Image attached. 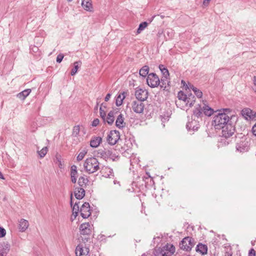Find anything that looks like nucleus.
I'll use <instances>...</instances> for the list:
<instances>
[{
  "instance_id": "4d7b16f0",
  "label": "nucleus",
  "mask_w": 256,
  "mask_h": 256,
  "mask_svg": "<svg viewBox=\"0 0 256 256\" xmlns=\"http://www.w3.org/2000/svg\"><path fill=\"white\" fill-rule=\"evenodd\" d=\"M226 256H232V254L230 252H226Z\"/></svg>"
},
{
  "instance_id": "13d9d810",
  "label": "nucleus",
  "mask_w": 256,
  "mask_h": 256,
  "mask_svg": "<svg viewBox=\"0 0 256 256\" xmlns=\"http://www.w3.org/2000/svg\"><path fill=\"white\" fill-rule=\"evenodd\" d=\"M252 132L254 135L256 136V129H252Z\"/></svg>"
},
{
  "instance_id": "4c0bfd02",
  "label": "nucleus",
  "mask_w": 256,
  "mask_h": 256,
  "mask_svg": "<svg viewBox=\"0 0 256 256\" xmlns=\"http://www.w3.org/2000/svg\"><path fill=\"white\" fill-rule=\"evenodd\" d=\"M6 230L4 228L0 226V238L4 237L6 236Z\"/></svg>"
},
{
  "instance_id": "5701e85b",
  "label": "nucleus",
  "mask_w": 256,
  "mask_h": 256,
  "mask_svg": "<svg viewBox=\"0 0 256 256\" xmlns=\"http://www.w3.org/2000/svg\"><path fill=\"white\" fill-rule=\"evenodd\" d=\"M196 250L197 252H199L202 254H207L208 247L206 245L200 243L196 246Z\"/></svg>"
},
{
  "instance_id": "f257e3e1",
  "label": "nucleus",
  "mask_w": 256,
  "mask_h": 256,
  "mask_svg": "<svg viewBox=\"0 0 256 256\" xmlns=\"http://www.w3.org/2000/svg\"><path fill=\"white\" fill-rule=\"evenodd\" d=\"M84 166L86 172L92 174L99 170V162L96 158L90 157L86 160Z\"/></svg>"
},
{
  "instance_id": "603ef678",
  "label": "nucleus",
  "mask_w": 256,
  "mask_h": 256,
  "mask_svg": "<svg viewBox=\"0 0 256 256\" xmlns=\"http://www.w3.org/2000/svg\"><path fill=\"white\" fill-rule=\"evenodd\" d=\"M211 0H204L203 1V5L206 6H208L210 2V1Z\"/></svg>"
},
{
  "instance_id": "473e14b6",
  "label": "nucleus",
  "mask_w": 256,
  "mask_h": 256,
  "mask_svg": "<svg viewBox=\"0 0 256 256\" xmlns=\"http://www.w3.org/2000/svg\"><path fill=\"white\" fill-rule=\"evenodd\" d=\"M148 24L147 22H144L140 23L139 25L138 28L137 30V34H140L145 28L148 26Z\"/></svg>"
},
{
  "instance_id": "338daca9",
  "label": "nucleus",
  "mask_w": 256,
  "mask_h": 256,
  "mask_svg": "<svg viewBox=\"0 0 256 256\" xmlns=\"http://www.w3.org/2000/svg\"><path fill=\"white\" fill-rule=\"evenodd\" d=\"M108 170L109 172L112 174V169H110V168H108Z\"/></svg>"
},
{
  "instance_id": "79ce46f5",
  "label": "nucleus",
  "mask_w": 256,
  "mask_h": 256,
  "mask_svg": "<svg viewBox=\"0 0 256 256\" xmlns=\"http://www.w3.org/2000/svg\"><path fill=\"white\" fill-rule=\"evenodd\" d=\"M80 132V129H73L72 135L74 136H76Z\"/></svg>"
},
{
  "instance_id": "052dcab7",
  "label": "nucleus",
  "mask_w": 256,
  "mask_h": 256,
  "mask_svg": "<svg viewBox=\"0 0 256 256\" xmlns=\"http://www.w3.org/2000/svg\"><path fill=\"white\" fill-rule=\"evenodd\" d=\"M99 102L97 101L96 102V106H95L94 109L97 110L98 108V106Z\"/></svg>"
},
{
  "instance_id": "ddd939ff",
  "label": "nucleus",
  "mask_w": 256,
  "mask_h": 256,
  "mask_svg": "<svg viewBox=\"0 0 256 256\" xmlns=\"http://www.w3.org/2000/svg\"><path fill=\"white\" fill-rule=\"evenodd\" d=\"M132 109L137 114H141L144 112V104L142 101L134 100L132 102Z\"/></svg>"
},
{
  "instance_id": "c03bdc74",
  "label": "nucleus",
  "mask_w": 256,
  "mask_h": 256,
  "mask_svg": "<svg viewBox=\"0 0 256 256\" xmlns=\"http://www.w3.org/2000/svg\"><path fill=\"white\" fill-rule=\"evenodd\" d=\"M195 94L196 96L198 98H200L202 96V92L201 90H198L196 93H195Z\"/></svg>"
},
{
  "instance_id": "393cba45",
  "label": "nucleus",
  "mask_w": 256,
  "mask_h": 256,
  "mask_svg": "<svg viewBox=\"0 0 256 256\" xmlns=\"http://www.w3.org/2000/svg\"><path fill=\"white\" fill-rule=\"evenodd\" d=\"M102 138L100 136L94 137L90 142V146L92 148H97L102 142Z\"/></svg>"
},
{
  "instance_id": "c9c22d12",
  "label": "nucleus",
  "mask_w": 256,
  "mask_h": 256,
  "mask_svg": "<svg viewBox=\"0 0 256 256\" xmlns=\"http://www.w3.org/2000/svg\"><path fill=\"white\" fill-rule=\"evenodd\" d=\"M86 153L87 152L86 150H82V152H80L76 158L78 161L82 160Z\"/></svg>"
},
{
  "instance_id": "e433bc0d",
  "label": "nucleus",
  "mask_w": 256,
  "mask_h": 256,
  "mask_svg": "<svg viewBox=\"0 0 256 256\" xmlns=\"http://www.w3.org/2000/svg\"><path fill=\"white\" fill-rule=\"evenodd\" d=\"M100 117L102 118L104 121H105L106 114L104 110H102V106L100 108Z\"/></svg>"
},
{
  "instance_id": "6ab92c4d",
  "label": "nucleus",
  "mask_w": 256,
  "mask_h": 256,
  "mask_svg": "<svg viewBox=\"0 0 256 256\" xmlns=\"http://www.w3.org/2000/svg\"><path fill=\"white\" fill-rule=\"evenodd\" d=\"M10 245L6 243L0 244V256H6L10 250Z\"/></svg>"
},
{
  "instance_id": "de8ad7c7",
  "label": "nucleus",
  "mask_w": 256,
  "mask_h": 256,
  "mask_svg": "<svg viewBox=\"0 0 256 256\" xmlns=\"http://www.w3.org/2000/svg\"><path fill=\"white\" fill-rule=\"evenodd\" d=\"M220 112H224L226 114V112H230V109L229 108H224L219 110Z\"/></svg>"
},
{
  "instance_id": "774afa93",
  "label": "nucleus",
  "mask_w": 256,
  "mask_h": 256,
  "mask_svg": "<svg viewBox=\"0 0 256 256\" xmlns=\"http://www.w3.org/2000/svg\"><path fill=\"white\" fill-rule=\"evenodd\" d=\"M252 128H256V123L252 126Z\"/></svg>"
},
{
  "instance_id": "09e8293b",
  "label": "nucleus",
  "mask_w": 256,
  "mask_h": 256,
  "mask_svg": "<svg viewBox=\"0 0 256 256\" xmlns=\"http://www.w3.org/2000/svg\"><path fill=\"white\" fill-rule=\"evenodd\" d=\"M70 172H78L76 166L75 165L72 166H71Z\"/></svg>"
},
{
  "instance_id": "2eb2a0df",
  "label": "nucleus",
  "mask_w": 256,
  "mask_h": 256,
  "mask_svg": "<svg viewBox=\"0 0 256 256\" xmlns=\"http://www.w3.org/2000/svg\"><path fill=\"white\" fill-rule=\"evenodd\" d=\"M249 146V142L246 139L244 140H242L240 143L236 144V150L240 152H244L248 150Z\"/></svg>"
},
{
  "instance_id": "f8f14e48",
  "label": "nucleus",
  "mask_w": 256,
  "mask_h": 256,
  "mask_svg": "<svg viewBox=\"0 0 256 256\" xmlns=\"http://www.w3.org/2000/svg\"><path fill=\"white\" fill-rule=\"evenodd\" d=\"M241 114L246 120H253L256 118V112L249 108H244L241 111Z\"/></svg>"
},
{
  "instance_id": "1a4fd4ad",
  "label": "nucleus",
  "mask_w": 256,
  "mask_h": 256,
  "mask_svg": "<svg viewBox=\"0 0 256 256\" xmlns=\"http://www.w3.org/2000/svg\"><path fill=\"white\" fill-rule=\"evenodd\" d=\"M98 154L100 155L101 158L104 159L110 158L113 160H114L116 158H118V155L116 154H114L111 150L106 149L100 150Z\"/></svg>"
},
{
  "instance_id": "9b49d317",
  "label": "nucleus",
  "mask_w": 256,
  "mask_h": 256,
  "mask_svg": "<svg viewBox=\"0 0 256 256\" xmlns=\"http://www.w3.org/2000/svg\"><path fill=\"white\" fill-rule=\"evenodd\" d=\"M190 96H190L188 97L182 91L179 92L178 94V100L185 102L186 105L189 106L190 107H192L193 106L195 101L194 100H191Z\"/></svg>"
},
{
  "instance_id": "72a5a7b5",
  "label": "nucleus",
  "mask_w": 256,
  "mask_h": 256,
  "mask_svg": "<svg viewBox=\"0 0 256 256\" xmlns=\"http://www.w3.org/2000/svg\"><path fill=\"white\" fill-rule=\"evenodd\" d=\"M79 211V206L78 202H76L72 208V214L74 216V218L76 217Z\"/></svg>"
},
{
  "instance_id": "0e129e2a",
  "label": "nucleus",
  "mask_w": 256,
  "mask_h": 256,
  "mask_svg": "<svg viewBox=\"0 0 256 256\" xmlns=\"http://www.w3.org/2000/svg\"><path fill=\"white\" fill-rule=\"evenodd\" d=\"M252 89L254 92H256V86H254L252 88Z\"/></svg>"
},
{
  "instance_id": "49530a36",
  "label": "nucleus",
  "mask_w": 256,
  "mask_h": 256,
  "mask_svg": "<svg viewBox=\"0 0 256 256\" xmlns=\"http://www.w3.org/2000/svg\"><path fill=\"white\" fill-rule=\"evenodd\" d=\"M190 88L192 89L193 90V92H194V94L196 93L197 90H198V89L194 87L192 85H190Z\"/></svg>"
},
{
  "instance_id": "c85d7f7f",
  "label": "nucleus",
  "mask_w": 256,
  "mask_h": 256,
  "mask_svg": "<svg viewBox=\"0 0 256 256\" xmlns=\"http://www.w3.org/2000/svg\"><path fill=\"white\" fill-rule=\"evenodd\" d=\"M88 182V178H84V176L80 177L78 180V184L80 186L79 188H86Z\"/></svg>"
},
{
  "instance_id": "7ed1b4c3",
  "label": "nucleus",
  "mask_w": 256,
  "mask_h": 256,
  "mask_svg": "<svg viewBox=\"0 0 256 256\" xmlns=\"http://www.w3.org/2000/svg\"><path fill=\"white\" fill-rule=\"evenodd\" d=\"M175 252V247L173 244H166L162 248H155L154 254L155 256H158L160 254L162 256H172Z\"/></svg>"
},
{
  "instance_id": "39448f33",
  "label": "nucleus",
  "mask_w": 256,
  "mask_h": 256,
  "mask_svg": "<svg viewBox=\"0 0 256 256\" xmlns=\"http://www.w3.org/2000/svg\"><path fill=\"white\" fill-rule=\"evenodd\" d=\"M132 145V144L129 140H126L124 144H118L116 146L115 150L124 154V156H126V154H130V152H131Z\"/></svg>"
},
{
  "instance_id": "c756f323",
  "label": "nucleus",
  "mask_w": 256,
  "mask_h": 256,
  "mask_svg": "<svg viewBox=\"0 0 256 256\" xmlns=\"http://www.w3.org/2000/svg\"><path fill=\"white\" fill-rule=\"evenodd\" d=\"M202 110L204 112V114L206 116H211L214 112V110L212 108H210V107H209V106L206 104H204L203 106Z\"/></svg>"
},
{
  "instance_id": "864d4df0",
  "label": "nucleus",
  "mask_w": 256,
  "mask_h": 256,
  "mask_svg": "<svg viewBox=\"0 0 256 256\" xmlns=\"http://www.w3.org/2000/svg\"><path fill=\"white\" fill-rule=\"evenodd\" d=\"M58 167L60 168H64V165L62 164V162L60 160H58Z\"/></svg>"
},
{
  "instance_id": "5fc2aeb1",
  "label": "nucleus",
  "mask_w": 256,
  "mask_h": 256,
  "mask_svg": "<svg viewBox=\"0 0 256 256\" xmlns=\"http://www.w3.org/2000/svg\"><path fill=\"white\" fill-rule=\"evenodd\" d=\"M159 68L160 70V71H162V70H164L166 68L164 67V65L160 64L159 66Z\"/></svg>"
},
{
  "instance_id": "412c9836",
  "label": "nucleus",
  "mask_w": 256,
  "mask_h": 256,
  "mask_svg": "<svg viewBox=\"0 0 256 256\" xmlns=\"http://www.w3.org/2000/svg\"><path fill=\"white\" fill-rule=\"evenodd\" d=\"M82 6L86 11L92 12L93 10L91 0H82Z\"/></svg>"
},
{
  "instance_id": "4be33fe9",
  "label": "nucleus",
  "mask_w": 256,
  "mask_h": 256,
  "mask_svg": "<svg viewBox=\"0 0 256 256\" xmlns=\"http://www.w3.org/2000/svg\"><path fill=\"white\" fill-rule=\"evenodd\" d=\"M32 90L30 88L24 90L18 94L16 96L20 100H24L30 94Z\"/></svg>"
},
{
  "instance_id": "bf43d9fd",
  "label": "nucleus",
  "mask_w": 256,
  "mask_h": 256,
  "mask_svg": "<svg viewBox=\"0 0 256 256\" xmlns=\"http://www.w3.org/2000/svg\"><path fill=\"white\" fill-rule=\"evenodd\" d=\"M254 86H256V76L254 78Z\"/></svg>"
},
{
  "instance_id": "680f3d73",
  "label": "nucleus",
  "mask_w": 256,
  "mask_h": 256,
  "mask_svg": "<svg viewBox=\"0 0 256 256\" xmlns=\"http://www.w3.org/2000/svg\"><path fill=\"white\" fill-rule=\"evenodd\" d=\"M0 179H4V177L2 175V172H0Z\"/></svg>"
},
{
  "instance_id": "4468645a",
  "label": "nucleus",
  "mask_w": 256,
  "mask_h": 256,
  "mask_svg": "<svg viewBox=\"0 0 256 256\" xmlns=\"http://www.w3.org/2000/svg\"><path fill=\"white\" fill-rule=\"evenodd\" d=\"M80 215L84 218H88L91 214L90 206L88 202H84L80 208Z\"/></svg>"
},
{
  "instance_id": "7c9ffc66",
  "label": "nucleus",
  "mask_w": 256,
  "mask_h": 256,
  "mask_svg": "<svg viewBox=\"0 0 256 256\" xmlns=\"http://www.w3.org/2000/svg\"><path fill=\"white\" fill-rule=\"evenodd\" d=\"M149 72V67L148 66H144L143 67H142L139 72L140 75L145 77L146 76L148 73Z\"/></svg>"
},
{
  "instance_id": "ea45409f",
  "label": "nucleus",
  "mask_w": 256,
  "mask_h": 256,
  "mask_svg": "<svg viewBox=\"0 0 256 256\" xmlns=\"http://www.w3.org/2000/svg\"><path fill=\"white\" fill-rule=\"evenodd\" d=\"M161 72L163 74L162 77H168L169 76V72L166 68L164 70H163L161 71Z\"/></svg>"
},
{
  "instance_id": "6e6d98bb",
  "label": "nucleus",
  "mask_w": 256,
  "mask_h": 256,
  "mask_svg": "<svg viewBox=\"0 0 256 256\" xmlns=\"http://www.w3.org/2000/svg\"><path fill=\"white\" fill-rule=\"evenodd\" d=\"M70 172V176H77L78 172Z\"/></svg>"
},
{
  "instance_id": "8fccbe9b",
  "label": "nucleus",
  "mask_w": 256,
  "mask_h": 256,
  "mask_svg": "<svg viewBox=\"0 0 256 256\" xmlns=\"http://www.w3.org/2000/svg\"><path fill=\"white\" fill-rule=\"evenodd\" d=\"M168 118H163L162 119V124H163V126H166V125L164 124L166 122L168 121Z\"/></svg>"
},
{
  "instance_id": "aec40b11",
  "label": "nucleus",
  "mask_w": 256,
  "mask_h": 256,
  "mask_svg": "<svg viewBox=\"0 0 256 256\" xmlns=\"http://www.w3.org/2000/svg\"><path fill=\"white\" fill-rule=\"evenodd\" d=\"M29 226L28 222L27 220L22 218L19 221V230L21 232H24L28 228Z\"/></svg>"
},
{
  "instance_id": "6e6552de",
  "label": "nucleus",
  "mask_w": 256,
  "mask_h": 256,
  "mask_svg": "<svg viewBox=\"0 0 256 256\" xmlns=\"http://www.w3.org/2000/svg\"><path fill=\"white\" fill-rule=\"evenodd\" d=\"M120 138V134L116 130H111L108 136L107 140L111 145L115 144Z\"/></svg>"
},
{
  "instance_id": "20e7f679",
  "label": "nucleus",
  "mask_w": 256,
  "mask_h": 256,
  "mask_svg": "<svg viewBox=\"0 0 256 256\" xmlns=\"http://www.w3.org/2000/svg\"><path fill=\"white\" fill-rule=\"evenodd\" d=\"M220 130L221 129H218ZM222 136H220V139L218 140V147H220L226 146L228 144V142L226 141V139L232 136L235 132L236 129H222Z\"/></svg>"
},
{
  "instance_id": "f03ea898",
  "label": "nucleus",
  "mask_w": 256,
  "mask_h": 256,
  "mask_svg": "<svg viewBox=\"0 0 256 256\" xmlns=\"http://www.w3.org/2000/svg\"><path fill=\"white\" fill-rule=\"evenodd\" d=\"M230 121V117L224 112H219L215 116L212 121V125L214 126H220V128H224L226 124Z\"/></svg>"
},
{
  "instance_id": "9d476101",
  "label": "nucleus",
  "mask_w": 256,
  "mask_h": 256,
  "mask_svg": "<svg viewBox=\"0 0 256 256\" xmlns=\"http://www.w3.org/2000/svg\"><path fill=\"white\" fill-rule=\"evenodd\" d=\"M135 96L138 100L144 102L148 97V92L142 88H137L135 92Z\"/></svg>"
},
{
  "instance_id": "3c124183",
  "label": "nucleus",
  "mask_w": 256,
  "mask_h": 256,
  "mask_svg": "<svg viewBox=\"0 0 256 256\" xmlns=\"http://www.w3.org/2000/svg\"><path fill=\"white\" fill-rule=\"evenodd\" d=\"M110 96H111V94L110 93L108 94L104 98L105 101L108 102L110 100Z\"/></svg>"
},
{
  "instance_id": "a878e982",
  "label": "nucleus",
  "mask_w": 256,
  "mask_h": 256,
  "mask_svg": "<svg viewBox=\"0 0 256 256\" xmlns=\"http://www.w3.org/2000/svg\"><path fill=\"white\" fill-rule=\"evenodd\" d=\"M126 92H123L120 93L116 98V104L118 106H120L122 104L123 100L126 98Z\"/></svg>"
},
{
  "instance_id": "69168bd1",
  "label": "nucleus",
  "mask_w": 256,
  "mask_h": 256,
  "mask_svg": "<svg viewBox=\"0 0 256 256\" xmlns=\"http://www.w3.org/2000/svg\"><path fill=\"white\" fill-rule=\"evenodd\" d=\"M70 204H71V206H72V194H71Z\"/></svg>"
},
{
  "instance_id": "cd10ccee",
  "label": "nucleus",
  "mask_w": 256,
  "mask_h": 256,
  "mask_svg": "<svg viewBox=\"0 0 256 256\" xmlns=\"http://www.w3.org/2000/svg\"><path fill=\"white\" fill-rule=\"evenodd\" d=\"M170 82L168 80V77H162L159 85L162 88L165 89L170 86Z\"/></svg>"
},
{
  "instance_id": "37998d69",
  "label": "nucleus",
  "mask_w": 256,
  "mask_h": 256,
  "mask_svg": "<svg viewBox=\"0 0 256 256\" xmlns=\"http://www.w3.org/2000/svg\"><path fill=\"white\" fill-rule=\"evenodd\" d=\"M248 256H256V252L253 248H251L248 252Z\"/></svg>"
},
{
  "instance_id": "58836bf2",
  "label": "nucleus",
  "mask_w": 256,
  "mask_h": 256,
  "mask_svg": "<svg viewBox=\"0 0 256 256\" xmlns=\"http://www.w3.org/2000/svg\"><path fill=\"white\" fill-rule=\"evenodd\" d=\"M64 57V56L63 54H59L56 57V62L58 63L61 62Z\"/></svg>"
},
{
  "instance_id": "0eeeda50",
  "label": "nucleus",
  "mask_w": 256,
  "mask_h": 256,
  "mask_svg": "<svg viewBox=\"0 0 256 256\" xmlns=\"http://www.w3.org/2000/svg\"><path fill=\"white\" fill-rule=\"evenodd\" d=\"M146 82L151 88H155L160 84V80L158 76L154 73H150L148 74Z\"/></svg>"
},
{
  "instance_id": "423d86ee",
  "label": "nucleus",
  "mask_w": 256,
  "mask_h": 256,
  "mask_svg": "<svg viewBox=\"0 0 256 256\" xmlns=\"http://www.w3.org/2000/svg\"><path fill=\"white\" fill-rule=\"evenodd\" d=\"M194 244V240L191 237L187 236L183 238L180 243V247L182 250L189 252Z\"/></svg>"
},
{
  "instance_id": "b1692460",
  "label": "nucleus",
  "mask_w": 256,
  "mask_h": 256,
  "mask_svg": "<svg viewBox=\"0 0 256 256\" xmlns=\"http://www.w3.org/2000/svg\"><path fill=\"white\" fill-rule=\"evenodd\" d=\"M124 118L122 114H120L118 116L116 121V126L118 128H122L124 126L125 123L124 122Z\"/></svg>"
},
{
  "instance_id": "f704fd0d",
  "label": "nucleus",
  "mask_w": 256,
  "mask_h": 256,
  "mask_svg": "<svg viewBox=\"0 0 256 256\" xmlns=\"http://www.w3.org/2000/svg\"><path fill=\"white\" fill-rule=\"evenodd\" d=\"M47 152V147H44L40 151H38V153L40 158H44L46 155Z\"/></svg>"
},
{
  "instance_id": "a211bd4d",
  "label": "nucleus",
  "mask_w": 256,
  "mask_h": 256,
  "mask_svg": "<svg viewBox=\"0 0 256 256\" xmlns=\"http://www.w3.org/2000/svg\"><path fill=\"white\" fill-rule=\"evenodd\" d=\"M74 194L78 200L82 199L85 196V190L84 188L76 187L74 190Z\"/></svg>"
},
{
  "instance_id": "2f4dec72",
  "label": "nucleus",
  "mask_w": 256,
  "mask_h": 256,
  "mask_svg": "<svg viewBox=\"0 0 256 256\" xmlns=\"http://www.w3.org/2000/svg\"><path fill=\"white\" fill-rule=\"evenodd\" d=\"M81 64H82V62L80 61L76 62H74V67L72 70V71L70 72V74L72 76H74V74H76L77 72V71H78V68L81 66Z\"/></svg>"
},
{
  "instance_id": "a18cd8bd",
  "label": "nucleus",
  "mask_w": 256,
  "mask_h": 256,
  "mask_svg": "<svg viewBox=\"0 0 256 256\" xmlns=\"http://www.w3.org/2000/svg\"><path fill=\"white\" fill-rule=\"evenodd\" d=\"M70 177H71L72 182L74 184H75L76 182L77 176H70Z\"/></svg>"
},
{
  "instance_id": "bb28decb",
  "label": "nucleus",
  "mask_w": 256,
  "mask_h": 256,
  "mask_svg": "<svg viewBox=\"0 0 256 256\" xmlns=\"http://www.w3.org/2000/svg\"><path fill=\"white\" fill-rule=\"evenodd\" d=\"M114 120V112L110 111L107 116L106 117L105 122H106L108 124L112 125Z\"/></svg>"
},
{
  "instance_id": "a19ab883",
  "label": "nucleus",
  "mask_w": 256,
  "mask_h": 256,
  "mask_svg": "<svg viewBox=\"0 0 256 256\" xmlns=\"http://www.w3.org/2000/svg\"><path fill=\"white\" fill-rule=\"evenodd\" d=\"M99 122L100 121L98 118L94 119L92 122V126H96L98 124Z\"/></svg>"
},
{
  "instance_id": "f3484780",
  "label": "nucleus",
  "mask_w": 256,
  "mask_h": 256,
  "mask_svg": "<svg viewBox=\"0 0 256 256\" xmlns=\"http://www.w3.org/2000/svg\"><path fill=\"white\" fill-rule=\"evenodd\" d=\"M89 252L88 248H84L82 245L78 244L76 248V256H81L82 255H87Z\"/></svg>"
},
{
  "instance_id": "dca6fc26",
  "label": "nucleus",
  "mask_w": 256,
  "mask_h": 256,
  "mask_svg": "<svg viewBox=\"0 0 256 256\" xmlns=\"http://www.w3.org/2000/svg\"><path fill=\"white\" fill-rule=\"evenodd\" d=\"M80 234L82 235H90L92 232L90 224L89 222H85L80 226Z\"/></svg>"
},
{
  "instance_id": "e2e57ef3",
  "label": "nucleus",
  "mask_w": 256,
  "mask_h": 256,
  "mask_svg": "<svg viewBox=\"0 0 256 256\" xmlns=\"http://www.w3.org/2000/svg\"><path fill=\"white\" fill-rule=\"evenodd\" d=\"M101 106H102V107L106 108V104L102 103L101 105Z\"/></svg>"
}]
</instances>
